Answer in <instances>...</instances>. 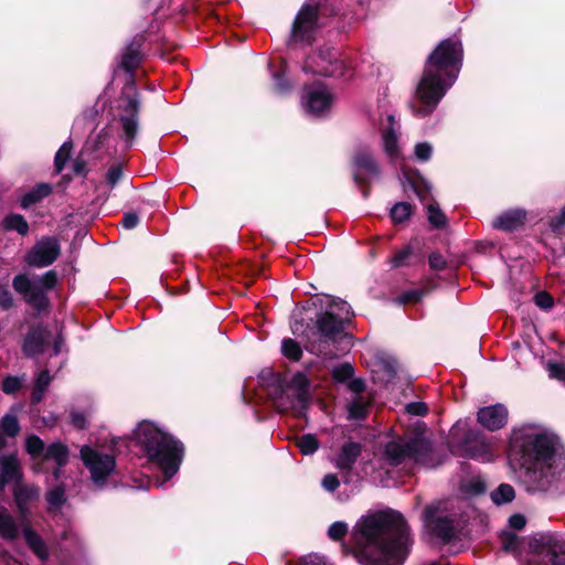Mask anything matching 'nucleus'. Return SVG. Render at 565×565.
<instances>
[{
	"mask_svg": "<svg viewBox=\"0 0 565 565\" xmlns=\"http://www.w3.org/2000/svg\"><path fill=\"white\" fill-rule=\"evenodd\" d=\"M139 218L135 213H127L122 218V226L127 230H132L138 225Z\"/></svg>",
	"mask_w": 565,
	"mask_h": 565,
	"instance_id": "nucleus-56",
	"label": "nucleus"
},
{
	"mask_svg": "<svg viewBox=\"0 0 565 565\" xmlns=\"http://www.w3.org/2000/svg\"><path fill=\"white\" fill-rule=\"evenodd\" d=\"M352 537L355 558L362 565H403L412 544L404 518L394 511L361 518Z\"/></svg>",
	"mask_w": 565,
	"mask_h": 565,
	"instance_id": "nucleus-2",
	"label": "nucleus"
},
{
	"mask_svg": "<svg viewBox=\"0 0 565 565\" xmlns=\"http://www.w3.org/2000/svg\"><path fill=\"white\" fill-rule=\"evenodd\" d=\"M51 186L46 183L38 184L22 196L21 206L23 209L30 207L32 204L46 198L51 193Z\"/></svg>",
	"mask_w": 565,
	"mask_h": 565,
	"instance_id": "nucleus-29",
	"label": "nucleus"
},
{
	"mask_svg": "<svg viewBox=\"0 0 565 565\" xmlns=\"http://www.w3.org/2000/svg\"><path fill=\"white\" fill-rule=\"evenodd\" d=\"M72 424L77 428H84L86 426V417L84 414L73 412L71 414Z\"/></svg>",
	"mask_w": 565,
	"mask_h": 565,
	"instance_id": "nucleus-60",
	"label": "nucleus"
},
{
	"mask_svg": "<svg viewBox=\"0 0 565 565\" xmlns=\"http://www.w3.org/2000/svg\"><path fill=\"white\" fill-rule=\"evenodd\" d=\"M132 441L143 456L161 470L164 481L178 472L182 461V446L153 423L138 424L132 433Z\"/></svg>",
	"mask_w": 565,
	"mask_h": 565,
	"instance_id": "nucleus-4",
	"label": "nucleus"
},
{
	"mask_svg": "<svg viewBox=\"0 0 565 565\" xmlns=\"http://www.w3.org/2000/svg\"><path fill=\"white\" fill-rule=\"evenodd\" d=\"M420 297H422V294L419 291H409V292L404 294L401 297V302L405 303V302H409V301H417L420 299Z\"/></svg>",
	"mask_w": 565,
	"mask_h": 565,
	"instance_id": "nucleus-62",
	"label": "nucleus"
},
{
	"mask_svg": "<svg viewBox=\"0 0 565 565\" xmlns=\"http://www.w3.org/2000/svg\"><path fill=\"white\" fill-rule=\"evenodd\" d=\"M548 371L552 377L558 380L565 379V367L559 363H548Z\"/></svg>",
	"mask_w": 565,
	"mask_h": 565,
	"instance_id": "nucleus-55",
	"label": "nucleus"
},
{
	"mask_svg": "<svg viewBox=\"0 0 565 565\" xmlns=\"http://www.w3.org/2000/svg\"><path fill=\"white\" fill-rule=\"evenodd\" d=\"M24 539L30 548L41 558L45 559L47 557L46 545L31 527L26 526L23 530Z\"/></svg>",
	"mask_w": 565,
	"mask_h": 565,
	"instance_id": "nucleus-28",
	"label": "nucleus"
},
{
	"mask_svg": "<svg viewBox=\"0 0 565 565\" xmlns=\"http://www.w3.org/2000/svg\"><path fill=\"white\" fill-rule=\"evenodd\" d=\"M44 459L52 460L56 463L57 468L54 470V478L57 480L60 478L61 468L68 460V450L67 447L61 443L51 444L44 451Z\"/></svg>",
	"mask_w": 565,
	"mask_h": 565,
	"instance_id": "nucleus-26",
	"label": "nucleus"
},
{
	"mask_svg": "<svg viewBox=\"0 0 565 565\" xmlns=\"http://www.w3.org/2000/svg\"><path fill=\"white\" fill-rule=\"evenodd\" d=\"M523 565H565V534L541 533L529 542Z\"/></svg>",
	"mask_w": 565,
	"mask_h": 565,
	"instance_id": "nucleus-7",
	"label": "nucleus"
},
{
	"mask_svg": "<svg viewBox=\"0 0 565 565\" xmlns=\"http://www.w3.org/2000/svg\"><path fill=\"white\" fill-rule=\"evenodd\" d=\"M139 61V51L134 47H128L121 56L120 64L126 71L130 72L138 65Z\"/></svg>",
	"mask_w": 565,
	"mask_h": 565,
	"instance_id": "nucleus-37",
	"label": "nucleus"
},
{
	"mask_svg": "<svg viewBox=\"0 0 565 565\" xmlns=\"http://www.w3.org/2000/svg\"><path fill=\"white\" fill-rule=\"evenodd\" d=\"M269 394L277 411L302 417L310 401V382L306 374L297 372L285 386H278Z\"/></svg>",
	"mask_w": 565,
	"mask_h": 565,
	"instance_id": "nucleus-6",
	"label": "nucleus"
},
{
	"mask_svg": "<svg viewBox=\"0 0 565 565\" xmlns=\"http://www.w3.org/2000/svg\"><path fill=\"white\" fill-rule=\"evenodd\" d=\"M303 70L343 79L354 76V66L351 61L334 49L320 50L317 54L309 56L305 62Z\"/></svg>",
	"mask_w": 565,
	"mask_h": 565,
	"instance_id": "nucleus-8",
	"label": "nucleus"
},
{
	"mask_svg": "<svg viewBox=\"0 0 565 565\" xmlns=\"http://www.w3.org/2000/svg\"><path fill=\"white\" fill-rule=\"evenodd\" d=\"M326 299L327 310L317 320L320 340L318 344H312L310 351L332 359L350 345L344 327L351 320L352 312L348 302L331 297H326Z\"/></svg>",
	"mask_w": 565,
	"mask_h": 565,
	"instance_id": "nucleus-5",
	"label": "nucleus"
},
{
	"mask_svg": "<svg viewBox=\"0 0 565 565\" xmlns=\"http://www.w3.org/2000/svg\"><path fill=\"white\" fill-rule=\"evenodd\" d=\"M398 130L399 125L395 121L393 115H387L381 122V132L383 140V149L386 156L396 160L401 157V149L398 146Z\"/></svg>",
	"mask_w": 565,
	"mask_h": 565,
	"instance_id": "nucleus-19",
	"label": "nucleus"
},
{
	"mask_svg": "<svg viewBox=\"0 0 565 565\" xmlns=\"http://www.w3.org/2000/svg\"><path fill=\"white\" fill-rule=\"evenodd\" d=\"M411 254L412 249L409 247H405L404 249L396 253L395 256L392 258L393 266L397 267L405 265Z\"/></svg>",
	"mask_w": 565,
	"mask_h": 565,
	"instance_id": "nucleus-52",
	"label": "nucleus"
},
{
	"mask_svg": "<svg viewBox=\"0 0 565 565\" xmlns=\"http://www.w3.org/2000/svg\"><path fill=\"white\" fill-rule=\"evenodd\" d=\"M60 253L61 248L55 238L43 237L29 250L25 262L33 267H46L54 263Z\"/></svg>",
	"mask_w": 565,
	"mask_h": 565,
	"instance_id": "nucleus-15",
	"label": "nucleus"
},
{
	"mask_svg": "<svg viewBox=\"0 0 565 565\" xmlns=\"http://www.w3.org/2000/svg\"><path fill=\"white\" fill-rule=\"evenodd\" d=\"M478 422L489 430H498L508 422V409L503 404L482 407L478 412Z\"/></svg>",
	"mask_w": 565,
	"mask_h": 565,
	"instance_id": "nucleus-21",
	"label": "nucleus"
},
{
	"mask_svg": "<svg viewBox=\"0 0 565 565\" xmlns=\"http://www.w3.org/2000/svg\"><path fill=\"white\" fill-rule=\"evenodd\" d=\"M13 305L12 295L9 289L0 284V307L4 310L11 308Z\"/></svg>",
	"mask_w": 565,
	"mask_h": 565,
	"instance_id": "nucleus-50",
	"label": "nucleus"
},
{
	"mask_svg": "<svg viewBox=\"0 0 565 565\" xmlns=\"http://www.w3.org/2000/svg\"><path fill=\"white\" fill-rule=\"evenodd\" d=\"M50 382L51 376L49 374V371H41L34 382V388L31 396L33 403L41 402Z\"/></svg>",
	"mask_w": 565,
	"mask_h": 565,
	"instance_id": "nucleus-31",
	"label": "nucleus"
},
{
	"mask_svg": "<svg viewBox=\"0 0 565 565\" xmlns=\"http://www.w3.org/2000/svg\"><path fill=\"white\" fill-rule=\"evenodd\" d=\"M412 213L411 204L406 202L396 203L391 210V217L394 223H403Z\"/></svg>",
	"mask_w": 565,
	"mask_h": 565,
	"instance_id": "nucleus-36",
	"label": "nucleus"
},
{
	"mask_svg": "<svg viewBox=\"0 0 565 565\" xmlns=\"http://www.w3.org/2000/svg\"><path fill=\"white\" fill-rule=\"evenodd\" d=\"M81 458L90 473L92 481L98 487L104 486L106 479L115 471L116 461L114 455L107 454L99 448L83 446L81 448Z\"/></svg>",
	"mask_w": 565,
	"mask_h": 565,
	"instance_id": "nucleus-11",
	"label": "nucleus"
},
{
	"mask_svg": "<svg viewBox=\"0 0 565 565\" xmlns=\"http://www.w3.org/2000/svg\"><path fill=\"white\" fill-rule=\"evenodd\" d=\"M380 173L379 166L369 149H360L353 158V177L358 184L370 182Z\"/></svg>",
	"mask_w": 565,
	"mask_h": 565,
	"instance_id": "nucleus-16",
	"label": "nucleus"
},
{
	"mask_svg": "<svg viewBox=\"0 0 565 565\" xmlns=\"http://www.w3.org/2000/svg\"><path fill=\"white\" fill-rule=\"evenodd\" d=\"M491 500L497 505L510 503L515 498L514 488L508 483H501L497 489H494L491 494Z\"/></svg>",
	"mask_w": 565,
	"mask_h": 565,
	"instance_id": "nucleus-30",
	"label": "nucleus"
},
{
	"mask_svg": "<svg viewBox=\"0 0 565 565\" xmlns=\"http://www.w3.org/2000/svg\"><path fill=\"white\" fill-rule=\"evenodd\" d=\"M535 303L542 309H550L553 306V299L546 292H539L535 296Z\"/></svg>",
	"mask_w": 565,
	"mask_h": 565,
	"instance_id": "nucleus-53",
	"label": "nucleus"
},
{
	"mask_svg": "<svg viewBox=\"0 0 565 565\" xmlns=\"http://www.w3.org/2000/svg\"><path fill=\"white\" fill-rule=\"evenodd\" d=\"M527 212L524 209H511L500 213L492 220V227L495 230L512 232L526 221Z\"/></svg>",
	"mask_w": 565,
	"mask_h": 565,
	"instance_id": "nucleus-22",
	"label": "nucleus"
},
{
	"mask_svg": "<svg viewBox=\"0 0 565 565\" xmlns=\"http://www.w3.org/2000/svg\"><path fill=\"white\" fill-rule=\"evenodd\" d=\"M414 154L418 161H428L433 154V146L428 142H419L415 146Z\"/></svg>",
	"mask_w": 565,
	"mask_h": 565,
	"instance_id": "nucleus-45",
	"label": "nucleus"
},
{
	"mask_svg": "<svg viewBox=\"0 0 565 565\" xmlns=\"http://www.w3.org/2000/svg\"><path fill=\"white\" fill-rule=\"evenodd\" d=\"M0 428L10 437L15 436L20 430L17 417L11 414H7L2 417Z\"/></svg>",
	"mask_w": 565,
	"mask_h": 565,
	"instance_id": "nucleus-41",
	"label": "nucleus"
},
{
	"mask_svg": "<svg viewBox=\"0 0 565 565\" xmlns=\"http://www.w3.org/2000/svg\"><path fill=\"white\" fill-rule=\"evenodd\" d=\"M19 526L7 509H0V536L4 540H15L19 536Z\"/></svg>",
	"mask_w": 565,
	"mask_h": 565,
	"instance_id": "nucleus-27",
	"label": "nucleus"
},
{
	"mask_svg": "<svg viewBox=\"0 0 565 565\" xmlns=\"http://www.w3.org/2000/svg\"><path fill=\"white\" fill-rule=\"evenodd\" d=\"M319 3H305L295 18L291 40L294 42L310 43L318 30Z\"/></svg>",
	"mask_w": 565,
	"mask_h": 565,
	"instance_id": "nucleus-14",
	"label": "nucleus"
},
{
	"mask_svg": "<svg viewBox=\"0 0 565 565\" xmlns=\"http://www.w3.org/2000/svg\"><path fill=\"white\" fill-rule=\"evenodd\" d=\"M406 411L411 415L424 416L427 414L428 407L424 402H412L406 405Z\"/></svg>",
	"mask_w": 565,
	"mask_h": 565,
	"instance_id": "nucleus-48",
	"label": "nucleus"
},
{
	"mask_svg": "<svg viewBox=\"0 0 565 565\" xmlns=\"http://www.w3.org/2000/svg\"><path fill=\"white\" fill-rule=\"evenodd\" d=\"M462 62V46L457 39H447L429 55L411 103L417 117L429 116L456 82Z\"/></svg>",
	"mask_w": 565,
	"mask_h": 565,
	"instance_id": "nucleus-3",
	"label": "nucleus"
},
{
	"mask_svg": "<svg viewBox=\"0 0 565 565\" xmlns=\"http://www.w3.org/2000/svg\"><path fill=\"white\" fill-rule=\"evenodd\" d=\"M427 213L430 224L435 227H440L446 224V216L436 203L427 204Z\"/></svg>",
	"mask_w": 565,
	"mask_h": 565,
	"instance_id": "nucleus-38",
	"label": "nucleus"
},
{
	"mask_svg": "<svg viewBox=\"0 0 565 565\" xmlns=\"http://www.w3.org/2000/svg\"><path fill=\"white\" fill-rule=\"evenodd\" d=\"M364 382L360 379H351L348 381V387L355 394L361 393L364 390Z\"/></svg>",
	"mask_w": 565,
	"mask_h": 565,
	"instance_id": "nucleus-59",
	"label": "nucleus"
},
{
	"mask_svg": "<svg viewBox=\"0 0 565 565\" xmlns=\"http://www.w3.org/2000/svg\"><path fill=\"white\" fill-rule=\"evenodd\" d=\"M502 548L507 552H515L519 547V536L511 531H502L500 535Z\"/></svg>",
	"mask_w": 565,
	"mask_h": 565,
	"instance_id": "nucleus-40",
	"label": "nucleus"
},
{
	"mask_svg": "<svg viewBox=\"0 0 565 565\" xmlns=\"http://www.w3.org/2000/svg\"><path fill=\"white\" fill-rule=\"evenodd\" d=\"M22 472L20 461L15 456H4L1 458V483L3 486L10 481L22 482Z\"/></svg>",
	"mask_w": 565,
	"mask_h": 565,
	"instance_id": "nucleus-25",
	"label": "nucleus"
},
{
	"mask_svg": "<svg viewBox=\"0 0 565 565\" xmlns=\"http://www.w3.org/2000/svg\"><path fill=\"white\" fill-rule=\"evenodd\" d=\"M526 524V519L523 514H513L509 519V526L513 530H522Z\"/></svg>",
	"mask_w": 565,
	"mask_h": 565,
	"instance_id": "nucleus-54",
	"label": "nucleus"
},
{
	"mask_svg": "<svg viewBox=\"0 0 565 565\" xmlns=\"http://www.w3.org/2000/svg\"><path fill=\"white\" fill-rule=\"evenodd\" d=\"M282 354L292 361H298L302 355V350L299 343L292 339H285L281 343Z\"/></svg>",
	"mask_w": 565,
	"mask_h": 565,
	"instance_id": "nucleus-35",
	"label": "nucleus"
},
{
	"mask_svg": "<svg viewBox=\"0 0 565 565\" xmlns=\"http://www.w3.org/2000/svg\"><path fill=\"white\" fill-rule=\"evenodd\" d=\"M46 501L49 503L50 511L60 509L65 502V488L57 486L50 489L46 493Z\"/></svg>",
	"mask_w": 565,
	"mask_h": 565,
	"instance_id": "nucleus-33",
	"label": "nucleus"
},
{
	"mask_svg": "<svg viewBox=\"0 0 565 565\" xmlns=\"http://www.w3.org/2000/svg\"><path fill=\"white\" fill-rule=\"evenodd\" d=\"M12 494L21 518L25 520L30 514L31 505L40 499L41 489L32 483L17 482Z\"/></svg>",
	"mask_w": 565,
	"mask_h": 565,
	"instance_id": "nucleus-18",
	"label": "nucleus"
},
{
	"mask_svg": "<svg viewBox=\"0 0 565 565\" xmlns=\"http://www.w3.org/2000/svg\"><path fill=\"white\" fill-rule=\"evenodd\" d=\"M26 450L33 457L40 456L45 451L44 443L38 436H29L26 438Z\"/></svg>",
	"mask_w": 565,
	"mask_h": 565,
	"instance_id": "nucleus-43",
	"label": "nucleus"
},
{
	"mask_svg": "<svg viewBox=\"0 0 565 565\" xmlns=\"http://www.w3.org/2000/svg\"><path fill=\"white\" fill-rule=\"evenodd\" d=\"M430 450L429 441L420 436L411 439L391 441L385 447V458L390 465L396 466L405 460L425 463V457Z\"/></svg>",
	"mask_w": 565,
	"mask_h": 565,
	"instance_id": "nucleus-10",
	"label": "nucleus"
},
{
	"mask_svg": "<svg viewBox=\"0 0 565 565\" xmlns=\"http://www.w3.org/2000/svg\"><path fill=\"white\" fill-rule=\"evenodd\" d=\"M362 446L358 443H345L339 454L332 458V463L337 469L347 475L352 470L356 459L361 455Z\"/></svg>",
	"mask_w": 565,
	"mask_h": 565,
	"instance_id": "nucleus-24",
	"label": "nucleus"
},
{
	"mask_svg": "<svg viewBox=\"0 0 565 565\" xmlns=\"http://www.w3.org/2000/svg\"><path fill=\"white\" fill-rule=\"evenodd\" d=\"M63 344L64 339L61 335H57L53 343V352L55 355H57L61 352Z\"/></svg>",
	"mask_w": 565,
	"mask_h": 565,
	"instance_id": "nucleus-63",
	"label": "nucleus"
},
{
	"mask_svg": "<svg viewBox=\"0 0 565 565\" xmlns=\"http://www.w3.org/2000/svg\"><path fill=\"white\" fill-rule=\"evenodd\" d=\"M21 385H22V380L20 377L9 376V377L4 379V381L2 383V390L7 394H12V393L17 392L18 390H20Z\"/></svg>",
	"mask_w": 565,
	"mask_h": 565,
	"instance_id": "nucleus-47",
	"label": "nucleus"
},
{
	"mask_svg": "<svg viewBox=\"0 0 565 565\" xmlns=\"http://www.w3.org/2000/svg\"><path fill=\"white\" fill-rule=\"evenodd\" d=\"M138 110L139 100L137 97H128L125 105L121 106L119 115L124 137L127 142H131L138 131Z\"/></svg>",
	"mask_w": 565,
	"mask_h": 565,
	"instance_id": "nucleus-20",
	"label": "nucleus"
},
{
	"mask_svg": "<svg viewBox=\"0 0 565 565\" xmlns=\"http://www.w3.org/2000/svg\"><path fill=\"white\" fill-rule=\"evenodd\" d=\"M449 504L439 502L426 508L424 512L425 527L443 541H449L455 536V514L449 513Z\"/></svg>",
	"mask_w": 565,
	"mask_h": 565,
	"instance_id": "nucleus-12",
	"label": "nucleus"
},
{
	"mask_svg": "<svg viewBox=\"0 0 565 565\" xmlns=\"http://www.w3.org/2000/svg\"><path fill=\"white\" fill-rule=\"evenodd\" d=\"M429 265L434 269H443L446 266V260L439 254H431L429 256Z\"/></svg>",
	"mask_w": 565,
	"mask_h": 565,
	"instance_id": "nucleus-57",
	"label": "nucleus"
},
{
	"mask_svg": "<svg viewBox=\"0 0 565 565\" xmlns=\"http://www.w3.org/2000/svg\"><path fill=\"white\" fill-rule=\"evenodd\" d=\"M56 275L50 270L42 277L30 279L26 275H18L13 278L12 285L14 290L20 294L25 302L41 310L46 306L45 292L54 287Z\"/></svg>",
	"mask_w": 565,
	"mask_h": 565,
	"instance_id": "nucleus-9",
	"label": "nucleus"
},
{
	"mask_svg": "<svg viewBox=\"0 0 565 565\" xmlns=\"http://www.w3.org/2000/svg\"><path fill=\"white\" fill-rule=\"evenodd\" d=\"M339 479L333 473L326 475L322 479V487L329 492H333L339 487Z\"/></svg>",
	"mask_w": 565,
	"mask_h": 565,
	"instance_id": "nucleus-51",
	"label": "nucleus"
},
{
	"mask_svg": "<svg viewBox=\"0 0 565 565\" xmlns=\"http://www.w3.org/2000/svg\"><path fill=\"white\" fill-rule=\"evenodd\" d=\"M297 446L305 456L315 454L319 448V441L312 434H305L297 440Z\"/></svg>",
	"mask_w": 565,
	"mask_h": 565,
	"instance_id": "nucleus-34",
	"label": "nucleus"
},
{
	"mask_svg": "<svg viewBox=\"0 0 565 565\" xmlns=\"http://www.w3.org/2000/svg\"><path fill=\"white\" fill-rule=\"evenodd\" d=\"M465 452L471 459L481 462H490L498 456L494 441L480 434L467 439Z\"/></svg>",
	"mask_w": 565,
	"mask_h": 565,
	"instance_id": "nucleus-17",
	"label": "nucleus"
},
{
	"mask_svg": "<svg viewBox=\"0 0 565 565\" xmlns=\"http://www.w3.org/2000/svg\"><path fill=\"white\" fill-rule=\"evenodd\" d=\"M50 339V332L46 328L38 326L32 328L26 334L22 350L28 356H36L44 351V347Z\"/></svg>",
	"mask_w": 565,
	"mask_h": 565,
	"instance_id": "nucleus-23",
	"label": "nucleus"
},
{
	"mask_svg": "<svg viewBox=\"0 0 565 565\" xmlns=\"http://www.w3.org/2000/svg\"><path fill=\"white\" fill-rule=\"evenodd\" d=\"M70 153L71 145L68 142L63 143L55 154V167L57 172L62 171V169L64 168L66 161L70 158Z\"/></svg>",
	"mask_w": 565,
	"mask_h": 565,
	"instance_id": "nucleus-44",
	"label": "nucleus"
},
{
	"mask_svg": "<svg viewBox=\"0 0 565 565\" xmlns=\"http://www.w3.org/2000/svg\"><path fill=\"white\" fill-rule=\"evenodd\" d=\"M348 532V525L344 522H334L330 525L328 530V535L331 540H340L342 539Z\"/></svg>",
	"mask_w": 565,
	"mask_h": 565,
	"instance_id": "nucleus-46",
	"label": "nucleus"
},
{
	"mask_svg": "<svg viewBox=\"0 0 565 565\" xmlns=\"http://www.w3.org/2000/svg\"><path fill=\"white\" fill-rule=\"evenodd\" d=\"M3 225L7 230L17 231L21 235H25L29 232L25 218L19 214L8 215L3 221Z\"/></svg>",
	"mask_w": 565,
	"mask_h": 565,
	"instance_id": "nucleus-32",
	"label": "nucleus"
},
{
	"mask_svg": "<svg viewBox=\"0 0 565 565\" xmlns=\"http://www.w3.org/2000/svg\"><path fill=\"white\" fill-rule=\"evenodd\" d=\"M122 175L121 167L116 164L109 168L106 174L107 183L114 188Z\"/></svg>",
	"mask_w": 565,
	"mask_h": 565,
	"instance_id": "nucleus-49",
	"label": "nucleus"
},
{
	"mask_svg": "<svg viewBox=\"0 0 565 565\" xmlns=\"http://www.w3.org/2000/svg\"><path fill=\"white\" fill-rule=\"evenodd\" d=\"M332 376L338 382L350 381L353 376V367L349 363H343L333 369Z\"/></svg>",
	"mask_w": 565,
	"mask_h": 565,
	"instance_id": "nucleus-42",
	"label": "nucleus"
},
{
	"mask_svg": "<svg viewBox=\"0 0 565 565\" xmlns=\"http://www.w3.org/2000/svg\"><path fill=\"white\" fill-rule=\"evenodd\" d=\"M303 565H326V563L319 556H309L305 559Z\"/></svg>",
	"mask_w": 565,
	"mask_h": 565,
	"instance_id": "nucleus-64",
	"label": "nucleus"
},
{
	"mask_svg": "<svg viewBox=\"0 0 565 565\" xmlns=\"http://www.w3.org/2000/svg\"><path fill=\"white\" fill-rule=\"evenodd\" d=\"M509 458L520 483L530 493H544L565 482V449L551 429L535 424L515 427L509 439Z\"/></svg>",
	"mask_w": 565,
	"mask_h": 565,
	"instance_id": "nucleus-1",
	"label": "nucleus"
},
{
	"mask_svg": "<svg viewBox=\"0 0 565 565\" xmlns=\"http://www.w3.org/2000/svg\"><path fill=\"white\" fill-rule=\"evenodd\" d=\"M275 87L279 93H282L289 88V85L284 81L282 74H274Z\"/></svg>",
	"mask_w": 565,
	"mask_h": 565,
	"instance_id": "nucleus-61",
	"label": "nucleus"
},
{
	"mask_svg": "<svg viewBox=\"0 0 565 565\" xmlns=\"http://www.w3.org/2000/svg\"><path fill=\"white\" fill-rule=\"evenodd\" d=\"M333 102L332 93L322 83L306 86L301 95L302 108L312 117L327 115L331 110Z\"/></svg>",
	"mask_w": 565,
	"mask_h": 565,
	"instance_id": "nucleus-13",
	"label": "nucleus"
},
{
	"mask_svg": "<svg viewBox=\"0 0 565 565\" xmlns=\"http://www.w3.org/2000/svg\"><path fill=\"white\" fill-rule=\"evenodd\" d=\"M366 408H367V405L363 401V398L360 397V396H356L349 404L348 411H349V415H350L351 418L360 419V418H363L365 416Z\"/></svg>",
	"mask_w": 565,
	"mask_h": 565,
	"instance_id": "nucleus-39",
	"label": "nucleus"
},
{
	"mask_svg": "<svg viewBox=\"0 0 565 565\" xmlns=\"http://www.w3.org/2000/svg\"><path fill=\"white\" fill-rule=\"evenodd\" d=\"M565 224V206L561 210L557 216H554L550 221V226L553 230H558Z\"/></svg>",
	"mask_w": 565,
	"mask_h": 565,
	"instance_id": "nucleus-58",
	"label": "nucleus"
}]
</instances>
